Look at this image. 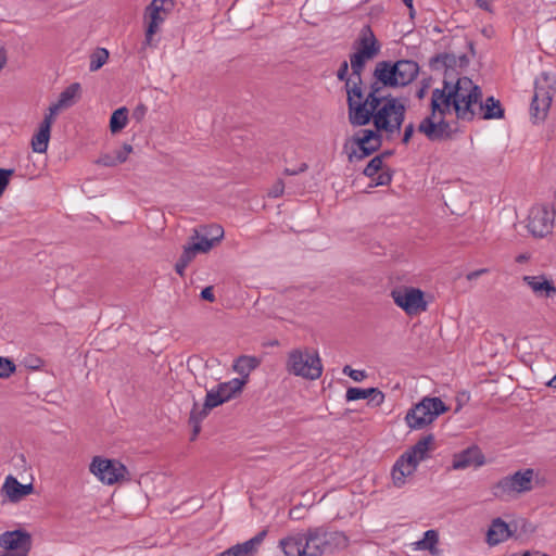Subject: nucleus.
<instances>
[{
  "instance_id": "1",
  "label": "nucleus",
  "mask_w": 556,
  "mask_h": 556,
  "mask_svg": "<svg viewBox=\"0 0 556 556\" xmlns=\"http://www.w3.org/2000/svg\"><path fill=\"white\" fill-rule=\"evenodd\" d=\"M482 96L481 88L466 76L458 77L455 84L446 80L443 88L432 90L431 113L420 122L417 130L428 140L441 142L452 140L458 132L457 123L445 119L452 111L463 122L502 118L504 110L501 102L493 97L483 102Z\"/></svg>"
},
{
  "instance_id": "2",
  "label": "nucleus",
  "mask_w": 556,
  "mask_h": 556,
  "mask_svg": "<svg viewBox=\"0 0 556 556\" xmlns=\"http://www.w3.org/2000/svg\"><path fill=\"white\" fill-rule=\"evenodd\" d=\"M348 116L352 126H365L371 121L375 129H361L352 138L357 151L353 150L349 159L362 160L377 150L382 144V135L391 140L400 135L401 127L405 121L406 106L397 98L388 94L378 103H369V98H364V89L353 87L349 92Z\"/></svg>"
},
{
  "instance_id": "3",
  "label": "nucleus",
  "mask_w": 556,
  "mask_h": 556,
  "mask_svg": "<svg viewBox=\"0 0 556 556\" xmlns=\"http://www.w3.org/2000/svg\"><path fill=\"white\" fill-rule=\"evenodd\" d=\"M349 544L348 536L340 531H327L324 528H312L305 532L307 556H321L345 548Z\"/></svg>"
},
{
  "instance_id": "4",
  "label": "nucleus",
  "mask_w": 556,
  "mask_h": 556,
  "mask_svg": "<svg viewBox=\"0 0 556 556\" xmlns=\"http://www.w3.org/2000/svg\"><path fill=\"white\" fill-rule=\"evenodd\" d=\"M555 91L556 75L542 72L535 78L534 94L530 104V115L534 122H542L546 118Z\"/></svg>"
},
{
  "instance_id": "5",
  "label": "nucleus",
  "mask_w": 556,
  "mask_h": 556,
  "mask_svg": "<svg viewBox=\"0 0 556 556\" xmlns=\"http://www.w3.org/2000/svg\"><path fill=\"white\" fill-rule=\"evenodd\" d=\"M287 370L305 379H318L323 371L321 361L317 352L305 350H292L288 355Z\"/></svg>"
},
{
  "instance_id": "6",
  "label": "nucleus",
  "mask_w": 556,
  "mask_h": 556,
  "mask_svg": "<svg viewBox=\"0 0 556 556\" xmlns=\"http://www.w3.org/2000/svg\"><path fill=\"white\" fill-rule=\"evenodd\" d=\"M534 470L531 468L518 470L513 475L503 477L492 488L497 498L516 497L533 489Z\"/></svg>"
},
{
  "instance_id": "7",
  "label": "nucleus",
  "mask_w": 556,
  "mask_h": 556,
  "mask_svg": "<svg viewBox=\"0 0 556 556\" xmlns=\"http://www.w3.org/2000/svg\"><path fill=\"white\" fill-rule=\"evenodd\" d=\"M447 409L448 407L440 397H424L407 412L405 420L409 428L421 429L433 422L438 416Z\"/></svg>"
},
{
  "instance_id": "8",
  "label": "nucleus",
  "mask_w": 556,
  "mask_h": 556,
  "mask_svg": "<svg viewBox=\"0 0 556 556\" xmlns=\"http://www.w3.org/2000/svg\"><path fill=\"white\" fill-rule=\"evenodd\" d=\"M390 87H399L397 79L391 61H380L376 64L372 72V81L369 85L368 92L364 98H369V103H378L379 100H383L387 94L383 93V89Z\"/></svg>"
},
{
  "instance_id": "9",
  "label": "nucleus",
  "mask_w": 556,
  "mask_h": 556,
  "mask_svg": "<svg viewBox=\"0 0 556 556\" xmlns=\"http://www.w3.org/2000/svg\"><path fill=\"white\" fill-rule=\"evenodd\" d=\"M89 471L104 484L112 485L125 480L128 470L116 459L94 456L89 465Z\"/></svg>"
},
{
  "instance_id": "10",
  "label": "nucleus",
  "mask_w": 556,
  "mask_h": 556,
  "mask_svg": "<svg viewBox=\"0 0 556 556\" xmlns=\"http://www.w3.org/2000/svg\"><path fill=\"white\" fill-rule=\"evenodd\" d=\"M394 303L407 315L414 316L427 309L424 292L413 287H401L391 291Z\"/></svg>"
},
{
  "instance_id": "11",
  "label": "nucleus",
  "mask_w": 556,
  "mask_h": 556,
  "mask_svg": "<svg viewBox=\"0 0 556 556\" xmlns=\"http://www.w3.org/2000/svg\"><path fill=\"white\" fill-rule=\"evenodd\" d=\"M555 212L547 204L534 205L528 216V230L532 236L543 238L554 228Z\"/></svg>"
},
{
  "instance_id": "12",
  "label": "nucleus",
  "mask_w": 556,
  "mask_h": 556,
  "mask_svg": "<svg viewBox=\"0 0 556 556\" xmlns=\"http://www.w3.org/2000/svg\"><path fill=\"white\" fill-rule=\"evenodd\" d=\"M0 546L12 554L27 555L31 548V536L21 529L5 531L0 535Z\"/></svg>"
},
{
  "instance_id": "13",
  "label": "nucleus",
  "mask_w": 556,
  "mask_h": 556,
  "mask_svg": "<svg viewBox=\"0 0 556 556\" xmlns=\"http://www.w3.org/2000/svg\"><path fill=\"white\" fill-rule=\"evenodd\" d=\"M168 14L161 11V8L150 2L144 11V22L147 24L146 40L147 46H152L153 36L159 31L160 26L167 18Z\"/></svg>"
},
{
  "instance_id": "14",
  "label": "nucleus",
  "mask_w": 556,
  "mask_h": 556,
  "mask_svg": "<svg viewBox=\"0 0 556 556\" xmlns=\"http://www.w3.org/2000/svg\"><path fill=\"white\" fill-rule=\"evenodd\" d=\"M484 463L485 459L481 450L472 445L453 456L452 467L455 470H463L469 467H480Z\"/></svg>"
},
{
  "instance_id": "15",
  "label": "nucleus",
  "mask_w": 556,
  "mask_h": 556,
  "mask_svg": "<svg viewBox=\"0 0 556 556\" xmlns=\"http://www.w3.org/2000/svg\"><path fill=\"white\" fill-rule=\"evenodd\" d=\"M467 64H468V58H467L466 54H462L459 56H456V55L451 54V53H443V54H439V55H437L435 58L432 59V66L434 68H438V65H441L442 67L445 68L443 84L446 80L447 81H452L453 84H455L456 80L454 81L453 72L455 71V68L457 66L464 67ZM443 87H444V85L442 86V88Z\"/></svg>"
},
{
  "instance_id": "16",
  "label": "nucleus",
  "mask_w": 556,
  "mask_h": 556,
  "mask_svg": "<svg viewBox=\"0 0 556 556\" xmlns=\"http://www.w3.org/2000/svg\"><path fill=\"white\" fill-rule=\"evenodd\" d=\"M522 281L539 299H549L556 295V287L554 282L548 280L544 275L523 276Z\"/></svg>"
},
{
  "instance_id": "17",
  "label": "nucleus",
  "mask_w": 556,
  "mask_h": 556,
  "mask_svg": "<svg viewBox=\"0 0 556 556\" xmlns=\"http://www.w3.org/2000/svg\"><path fill=\"white\" fill-rule=\"evenodd\" d=\"M418 465L406 453L401 455L392 468V480L395 486L401 488L405 484L406 478L412 476Z\"/></svg>"
},
{
  "instance_id": "18",
  "label": "nucleus",
  "mask_w": 556,
  "mask_h": 556,
  "mask_svg": "<svg viewBox=\"0 0 556 556\" xmlns=\"http://www.w3.org/2000/svg\"><path fill=\"white\" fill-rule=\"evenodd\" d=\"M354 49L359 52L367 54L378 55L381 50V45L376 38L370 26H364L358 35V38L354 41Z\"/></svg>"
},
{
  "instance_id": "19",
  "label": "nucleus",
  "mask_w": 556,
  "mask_h": 556,
  "mask_svg": "<svg viewBox=\"0 0 556 556\" xmlns=\"http://www.w3.org/2000/svg\"><path fill=\"white\" fill-rule=\"evenodd\" d=\"M375 58L376 55L367 54L356 50L354 53L350 54L352 76L357 77V81H348V93L353 89L354 86L363 89L362 74L365 70L366 63L374 60Z\"/></svg>"
},
{
  "instance_id": "20",
  "label": "nucleus",
  "mask_w": 556,
  "mask_h": 556,
  "mask_svg": "<svg viewBox=\"0 0 556 556\" xmlns=\"http://www.w3.org/2000/svg\"><path fill=\"white\" fill-rule=\"evenodd\" d=\"M1 492L10 502L16 503L33 492V484H22L13 476H8L1 488Z\"/></svg>"
},
{
  "instance_id": "21",
  "label": "nucleus",
  "mask_w": 556,
  "mask_h": 556,
  "mask_svg": "<svg viewBox=\"0 0 556 556\" xmlns=\"http://www.w3.org/2000/svg\"><path fill=\"white\" fill-rule=\"evenodd\" d=\"M397 85L406 86L412 83L418 75V63L413 60H399L393 63Z\"/></svg>"
},
{
  "instance_id": "22",
  "label": "nucleus",
  "mask_w": 556,
  "mask_h": 556,
  "mask_svg": "<svg viewBox=\"0 0 556 556\" xmlns=\"http://www.w3.org/2000/svg\"><path fill=\"white\" fill-rule=\"evenodd\" d=\"M305 533H296L282 539L279 542L286 556H307V549L304 545Z\"/></svg>"
},
{
  "instance_id": "23",
  "label": "nucleus",
  "mask_w": 556,
  "mask_h": 556,
  "mask_svg": "<svg viewBox=\"0 0 556 556\" xmlns=\"http://www.w3.org/2000/svg\"><path fill=\"white\" fill-rule=\"evenodd\" d=\"M511 535L508 525L501 518H496L492 521L486 532V542L489 545H497Z\"/></svg>"
},
{
  "instance_id": "24",
  "label": "nucleus",
  "mask_w": 556,
  "mask_h": 556,
  "mask_svg": "<svg viewBox=\"0 0 556 556\" xmlns=\"http://www.w3.org/2000/svg\"><path fill=\"white\" fill-rule=\"evenodd\" d=\"M434 437L432 434L421 438L413 447L405 453L419 465L429 457V452L433 447Z\"/></svg>"
},
{
  "instance_id": "25",
  "label": "nucleus",
  "mask_w": 556,
  "mask_h": 556,
  "mask_svg": "<svg viewBox=\"0 0 556 556\" xmlns=\"http://www.w3.org/2000/svg\"><path fill=\"white\" fill-rule=\"evenodd\" d=\"M211 408H206V404L200 406L197 402H194L193 407L190 412L189 424L192 427L191 441H194L201 431V422L204 420Z\"/></svg>"
},
{
  "instance_id": "26",
  "label": "nucleus",
  "mask_w": 556,
  "mask_h": 556,
  "mask_svg": "<svg viewBox=\"0 0 556 556\" xmlns=\"http://www.w3.org/2000/svg\"><path fill=\"white\" fill-rule=\"evenodd\" d=\"M245 384V379L233 378L227 382L219 383L216 389L219 391L225 402L231 400L242 391Z\"/></svg>"
},
{
  "instance_id": "27",
  "label": "nucleus",
  "mask_w": 556,
  "mask_h": 556,
  "mask_svg": "<svg viewBox=\"0 0 556 556\" xmlns=\"http://www.w3.org/2000/svg\"><path fill=\"white\" fill-rule=\"evenodd\" d=\"M260 362L256 357L252 356H240L237 358L233 365L235 371L241 375L242 379H248L250 372L258 366Z\"/></svg>"
},
{
  "instance_id": "28",
  "label": "nucleus",
  "mask_w": 556,
  "mask_h": 556,
  "mask_svg": "<svg viewBox=\"0 0 556 556\" xmlns=\"http://www.w3.org/2000/svg\"><path fill=\"white\" fill-rule=\"evenodd\" d=\"M190 245L199 253H207L215 244L214 240L206 235H201L200 230L194 229L193 235L190 237Z\"/></svg>"
},
{
  "instance_id": "29",
  "label": "nucleus",
  "mask_w": 556,
  "mask_h": 556,
  "mask_svg": "<svg viewBox=\"0 0 556 556\" xmlns=\"http://www.w3.org/2000/svg\"><path fill=\"white\" fill-rule=\"evenodd\" d=\"M128 121V110L123 106L113 112L110 118V130L112 134H117L123 130Z\"/></svg>"
},
{
  "instance_id": "30",
  "label": "nucleus",
  "mask_w": 556,
  "mask_h": 556,
  "mask_svg": "<svg viewBox=\"0 0 556 556\" xmlns=\"http://www.w3.org/2000/svg\"><path fill=\"white\" fill-rule=\"evenodd\" d=\"M51 130L39 127L38 131L31 138V148L34 152L45 153L48 149Z\"/></svg>"
},
{
  "instance_id": "31",
  "label": "nucleus",
  "mask_w": 556,
  "mask_h": 556,
  "mask_svg": "<svg viewBox=\"0 0 556 556\" xmlns=\"http://www.w3.org/2000/svg\"><path fill=\"white\" fill-rule=\"evenodd\" d=\"M80 93V85L78 83H74L65 88L58 99L60 105L64 109L72 106L75 102V99L79 97Z\"/></svg>"
},
{
  "instance_id": "32",
  "label": "nucleus",
  "mask_w": 556,
  "mask_h": 556,
  "mask_svg": "<svg viewBox=\"0 0 556 556\" xmlns=\"http://www.w3.org/2000/svg\"><path fill=\"white\" fill-rule=\"evenodd\" d=\"M438 541V532L435 530H427L424 533V539L417 542V546L419 549L429 551L430 553L434 554Z\"/></svg>"
},
{
  "instance_id": "33",
  "label": "nucleus",
  "mask_w": 556,
  "mask_h": 556,
  "mask_svg": "<svg viewBox=\"0 0 556 556\" xmlns=\"http://www.w3.org/2000/svg\"><path fill=\"white\" fill-rule=\"evenodd\" d=\"M109 59V51L104 48H98L91 55H90V63H89V70L91 72H96L100 70Z\"/></svg>"
},
{
  "instance_id": "34",
  "label": "nucleus",
  "mask_w": 556,
  "mask_h": 556,
  "mask_svg": "<svg viewBox=\"0 0 556 556\" xmlns=\"http://www.w3.org/2000/svg\"><path fill=\"white\" fill-rule=\"evenodd\" d=\"M374 388L369 389H361L351 387L346 390L345 399L348 402L357 401V400H365L368 399L370 394H372Z\"/></svg>"
},
{
  "instance_id": "35",
  "label": "nucleus",
  "mask_w": 556,
  "mask_h": 556,
  "mask_svg": "<svg viewBox=\"0 0 556 556\" xmlns=\"http://www.w3.org/2000/svg\"><path fill=\"white\" fill-rule=\"evenodd\" d=\"M266 535L265 531H262L257 533L254 538L245 541L244 543L238 544L242 551L247 552V555L253 556V553L255 552V548L261 542L264 540Z\"/></svg>"
},
{
  "instance_id": "36",
  "label": "nucleus",
  "mask_w": 556,
  "mask_h": 556,
  "mask_svg": "<svg viewBox=\"0 0 556 556\" xmlns=\"http://www.w3.org/2000/svg\"><path fill=\"white\" fill-rule=\"evenodd\" d=\"M223 403H225V401L223 400L219 391L214 388V389H211L206 392V396H205V401H204V404H206V408H215L219 405H222Z\"/></svg>"
},
{
  "instance_id": "37",
  "label": "nucleus",
  "mask_w": 556,
  "mask_h": 556,
  "mask_svg": "<svg viewBox=\"0 0 556 556\" xmlns=\"http://www.w3.org/2000/svg\"><path fill=\"white\" fill-rule=\"evenodd\" d=\"M382 155H377L372 157L364 168V175L367 177L375 176L382 168Z\"/></svg>"
},
{
  "instance_id": "38",
  "label": "nucleus",
  "mask_w": 556,
  "mask_h": 556,
  "mask_svg": "<svg viewBox=\"0 0 556 556\" xmlns=\"http://www.w3.org/2000/svg\"><path fill=\"white\" fill-rule=\"evenodd\" d=\"M337 77L339 80L341 81H344L345 83V90L348 91V81H353V83H356L357 81V77H354V76H350L349 77V63L346 61H343L341 64H340V67L337 72Z\"/></svg>"
},
{
  "instance_id": "39",
  "label": "nucleus",
  "mask_w": 556,
  "mask_h": 556,
  "mask_svg": "<svg viewBox=\"0 0 556 556\" xmlns=\"http://www.w3.org/2000/svg\"><path fill=\"white\" fill-rule=\"evenodd\" d=\"M15 369L16 366L12 361L0 356V378H9Z\"/></svg>"
},
{
  "instance_id": "40",
  "label": "nucleus",
  "mask_w": 556,
  "mask_h": 556,
  "mask_svg": "<svg viewBox=\"0 0 556 556\" xmlns=\"http://www.w3.org/2000/svg\"><path fill=\"white\" fill-rule=\"evenodd\" d=\"M14 174L13 168H0V197L10 184V177Z\"/></svg>"
},
{
  "instance_id": "41",
  "label": "nucleus",
  "mask_w": 556,
  "mask_h": 556,
  "mask_svg": "<svg viewBox=\"0 0 556 556\" xmlns=\"http://www.w3.org/2000/svg\"><path fill=\"white\" fill-rule=\"evenodd\" d=\"M132 152V147L130 144L125 143L122 149L113 152L114 160H116L117 164H122L126 162L128 155Z\"/></svg>"
},
{
  "instance_id": "42",
  "label": "nucleus",
  "mask_w": 556,
  "mask_h": 556,
  "mask_svg": "<svg viewBox=\"0 0 556 556\" xmlns=\"http://www.w3.org/2000/svg\"><path fill=\"white\" fill-rule=\"evenodd\" d=\"M206 230V236H211V239L214 240L215 243L219 242L224 237V229L219 225H211Z\"/></svg>"
},
{
  "instance_id": "43",
  "label": "nucleus",
  "mask_w": 556,
  "mask_h": 556,
  "mask_svg": "<svg viewBox=\"0 0 556 556\" xmlns=\"http://www.w3.org/2000/svg\"><path fill=\"white\" fill-rule=\"evenodd\" d=\"M198 253L199 252H197L193 249V245H190L188 243L187 245L184 247V251H182L179 260L181 262H184L185 264L189 265L194 260V257L197 256Z\"/></svg>"
},
{
  "instance_id": "44",
  "label": "nucleus",
  "mask_w": 556,
  "mask_h": 556,
  "mask_svg": "<svg viewBox=\"0 0 556 556\" xmlns=\"http://www.w3.org/2000/svg\"><path fill=\"white\" fill-rule=\"evenodd\" d=\"M148 108L143 103H139L131 113V118L140 123L146 117Z\"/></svg>"
},
{
  "instance_id": "45",
  "label": "nucleus",
  "mask_w": 556,
  "mask_h": 556,
  "mask_svg": "<svg viewBox=\"0 0 556 556\" xmlns=\"http://www.w3.org/2000/svg\"><path fill=\"white\" fill-rule=\"evenodd\" d=\"M154 4L159 5L161 8L162 12H165L166 14H170L175 8V0H152Z\"/></svg>"
},
{
  "instance_id": "46",
  "label": "nucleus",
  "mask_w": 556,
  "mask_h": 556,
  "mask_svg": "<svg viewBox=\"0 0 556 556\" xmlns=\"http://www.w3.org/2000/svg\"><path fill=\"white\" fill-rule=\"evenodd\" d=\"M96 163L99 164V165L106 166V167H113V166L118 165L116 160H114V154L113 153H108V154L101 155L97 160Z\"/></svg>"
},
{
  "instance_id": "47",
  "label": "nucleus",
  "mask_w": 556,
  "mask_h": 556,
  "mask_svg": "<svg viewBox=\"0 0 556 556\" xmlns=\"http://www.w3.org/2000/svg\"><path fill=\"white\" fill-rule=\"evenodd\" d=\"M217 556H249L245 551H242L241 547L237 544Z\"/></svg>"
},
{
  "instance_id": "48",
  "label": "nucleus",
  "mask_w": 556,
  "mask_h": 556,
  "mask_svg": "<svg viewBox=\"0 0 556 556\" xmlns=\"http://www.w3.org/2000/svg\"><path fill=\"white\" fill-rule=\"evenodd\" d=\"M415 132V125L414 123H408L407 125H405L404 127V132H403V138H402V142L403 144H408V142L410 141L413 135Z\"/></svg>"
},
{
  "instance_id": "49",
  "label": "nucleus",
  "mask_w": 556,
  "mask_h": 556,
  "mask_svg": "<svg viewBox=\"0 0 556 556\" xmlns=\"http://www.w3.org/2000/svg\"><path fill=\"white\" fill-rule=\"evenodd\" d=\"M368 399L374 405L380 406L384 401V394L379 389L374 388V392Z\"/></svg>"
},
{
  "instance_id": "50",
  "label": "nucleus",
  "mask_w": 556,
  "mask_h": 556,
  "mask_svg": "<svg viewBox=\"0 0 556 556\" xmlns=\"http://www.w3.org/2000/svg\"><path fill=\"white\" fill-rule=\"evenodd\" d=\"M283 190H285V184L282 180H278L277 182H275V185L271 187V189L269 190L268 194L269 197L271 198H278L280 195H282L283 193Z\"/></svg>"
},
{
  "instance_id": "51",
  "label": "nucleus",
  "mask_w": 556,
  "mask_h": 556,
  "mask_svg": "<svg viewBox=\"0 0 556 556\" xmlns=\"http://www.w3.org/2000/svg\"><path fill=\"white\" fill-rule=\"evenodd\" d=\"M201 298L203 300H205V301L214 302L215 301V295H214V292H213V287L210 286V287L204 288L201 291Z\"/></svg>"
},
{
  "instance_id": "52",
  "label": "nucleus",
  "mask_w": 556,
  "mask_h": 556,
  "mask_svg": "<svg viewBox=\"0 0 556 556\" xmlns=\"http://www.w3.org/2000/svg\"><path fill=\"white\" fill-rule=\"evenodd\" d=\"M494 0H476V4L486 11V12H490L492 13L493 12V7H492V3H493Z\"/></svg>"
},
{
  "instance_id": "53",
  "label": "nucleus",
  "mask_w": 556,
  "mask_h": 556,
  "mask_svg": "<svg viewBox=\"0 0 556 556\" xmlns=\"http://www.w3.org/2000/svg\"><path fill=\"white\" fill-rule=\"evenodd\" d=\"M54 118L51 114L46 113L42 122L40 123L39 127L46 128L48 130H51V126L54 122Z\"/></svg>"
},
{
  "instance_id": "54",
  "label": "nucleus",
  "mask_w": 556,
  "mask_h": 556,
  "mask_svg": "<svg viewBox=\"0 0 556 556\" xmlns=\"http://www.w3.org/2000/svg\"><path fill=\"white\" fill-rule=\"evenodd\" d=\"M488 271H489L488 268L477 269V270H473V271H470L469 274H467L466 278H467V280L471 281V280L479 278L483 274H486Z\"/></svg>"
},
{
  "instance_id": "55",
  "label": "nucleus",
  "mask_w": 556,
  "mask_h": 556,
  "mask_svg": "<svg viewBox=\"0 0 556 556\" xmlns=\"http://www.w3.org/2000/svg\"><path fill=\"white\" fill-rule=\"evenodd\" d=\"M366 377H367V375L364 370H357V369L351 370L350 378H352L354 381L359 382L363 379H365Z\"/></svg>"
},
{
  "instance_id": "56",
  "label": "nucleus",
  "mask_w": 556,
  "mask_h": 556,
  "mask_svg": "<svg viewBox=\"0 0 556 556\" xmlns=\"http://www.w3.org/2000/svg\"><path fill=\"white\" fill-rule=\"evenodd\" d=\"M307 169V164L306 163H302L299 168L296 169H293V168H286L285 169V174L287 175H296L299 173H303Z\"/></svg>"
},
{
  "instance_id": "57",
  "label": "nucleus",
  "mask_w": 556,
  "mask_h": 556,
  "mask_svg": "<svg viewBox=\"0 0 556 556\" xmlns=\"http://www.w3.org/2000/svg\"><path fill=\"white\" fill-rule=\"evenodd\" d=\"M64 108L62 105H60V103L56 101L55 103H53L52 105L49 106L48 109V114H51L53 117H55L58 115V113L63 110Z\"/></svg>"
},
{
  "instance_id": "58",
  "label": "nucleus",
  "mask_w": 556,
  "mask_h": 556,
  "mask_svg": "<svg viewBox=\"0 0 556 556\" xmlns=\"http://www.w3.org/2000/svg\"><path fill=\"white\" fill-rule=\"evenodd\" d=\"M188 267L187 264H185L184 262H181L180 260L177 261L176 265H175V270L176 273L179 275V276H184L185 275V270L186 268Z\"/></svg>"
},
{
  "instance_id": "59",
  "label": "nucleus",
  "mask_w": 556,
  "mask_h": 556,
  "mask_svg": "<svg viewBox=\"0 0 556 556\" xmlns=\"http://www.w3.org/2000/svg\"><path fill=\"white\" fill-rule=\"evenodd\" d=\"M7 64V52L4 48H0V71Z\"/></svg>"
},
{
  "instance_id": "60",
  "label": "nucleus",
  "mask_w": 556,
  "mask_h": 556,
  "mask_svg": "<svg viewBox=\"0 0 556 556\" xmlns=\"http://www.w3.org/2000/svg\"><path fill=\"white\" fill-rule=\"evenodd\" d=\"M546 386L556 389V375L546 383Z\"/></svg>"
},
{
  "instance_id": "61",
  "label": "nucleus",
  "mask_w": 556,
  "mask_h": 556,
  "mask_svg": "<svg viewBox=\"0 0 556 556\" xmlns=\"http://www.w3.org/2000/svg\"><path fill=\"white\" fill-rule=\"evenodd\" d=\"M351 370H354V369L351 368L349 365H346L343 368V374H345V375H348L350 377L351 376Z\"/></svg>"
},
{
  "instance_id": "62",
  "label": "nucleus",
  "mask_w": 556,
  "mask_h": 556,
  "mask_svg": "<svg viewBox=\"0 0 556 556\" xmlns=\"http://www.w3.org/2000/svg\"><path fill=\"white\" fill-rule=\"evenodd\" d=\"M404 2V4L409 8L410 10L413 9V0H402Z\"/></svg>"
},
{
  "instance_id": "63",
  "label": "nucleus",
  "mask_w": 556,
  "mask_h": 556,
  "mask_svg": "<svg viewBox=\"0 0 556 556\" xmlns=\"http://www.w3.org/2000/svg\"><path fill=\"white\" fill-rule=\"evenodd\" d=\"M1 556H27V555H25V554H12V553H10V552H7V553H4V554H3V555H1Z\"/></svg>"
},
{
  "instance_id": "64",
  "label": "nucleus",
  "mask_w": 556,
  "mask_h": 556,
  "mask_svg": "<svg viewBox=\"0 0 556 556\" xmlns=\"http://www.w3.org/2000/svg\"><path fill=\"white\" fill-rule=\"evenodd\" d=\"M424 93H425L424 89H420V90L418 91V93H417V97H418L419 99H421V98L424 97Z\"/></svg>"
}]
</instances>
